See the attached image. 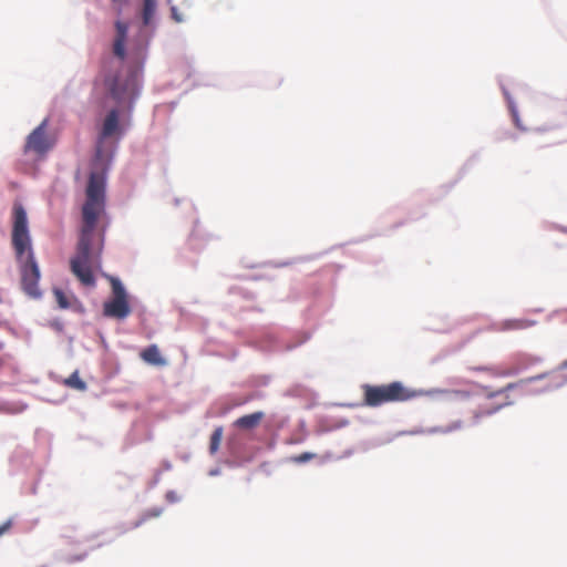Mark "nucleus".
<instances>
[{
  "instance_id": "1",
  "label": "nucleus",
  "mask_w": 567,
  "mask_h": 567,
  "mask_svg": "<svg viewBox=\"0 0 567 567\" xmlns=\"http://www.w3.org/2000/svg\"><path fill=\"white\" fill-rule=\"evenodd\" d=\"M105 209V176L92 172L86 187V199L82 207L83 225L74 256L70 259L71 272L86 287L95 286L94 271L101 268L104 248V231H97L96 221Z\"/></svg>"
},
{
  "instance_id": "2",
  "label": "nucleus",
  "mask_w": 567,
  "mask_h": 567,
  "mask_svg": "<svg viewBox=\"0 0 567 567\" xmlns=\"http://www.w3.org/2000/svg\"><path fill=\"white\" fill-rule=\"evenodd\" d=\"M11 243L20 267L22 289L28 296L39 298L40 269L32 250L27 212L20 203L12 207Z\"/></svg>"
},
{
  "instance_id": "3",
  "label": "nucleus",
  "mask_w": 567,
  "mask_h": 567,
  "mask_svg": "<svg viewBox=\"0 0 567 567\" xmlns=\"http://www.w3.org/2000/svg\"><path fill=\"white\" fill-rule=\"evenodd\" d=\"M362 390L364 404L372 408L390 402L408 401L416 394L399 381L382 385L364 384Z\"/></svg>"
},
{
  "instance_id": "4",
  "label": "nucleus",
  "mask_w": 567,
  "mask_h": 567,
  "mask_svg": "<svg viewBox=\"0 0 567 567\" xmlns=\"http://www.w3.org/2000/svg\"><path fill=\"white\" fill-rule=\"evenodd\" d=\"M112 293L111 300L103 303V316L106 318L123 320L131 313V306L128 303L127 295L122 282L116 279H111Z\"/></svg>"
},
{
  "instance_id": "5",
  "label": "nucleus",
  "mask_w": 567,
  "mask_h": 567,
  "mask_svg": "<svg viewBox=\"0 0 567 567\" xmlns=\"http://www.w3.org/2000/svg\"><path fill=\"white\" fill-rule=\"evenodd\" d=\"M106 86L111 97L118 104H133L138 94L136 79L133 75L121 78L115 75L106 80Z\"/></svg>"
},
{
  "instance_id": "6",
  "label": "nucleus",
  "mask_w": 567,
  "mask_h": 567,
  "mask_svg": "<svg viewBox=\"0 0 567 567\" xmlns=\"http://www.w3.org/2000/svg\"><path fill=\"white\" fill-rule=\"evenodd\" d=\"M48 120H44L28 136L24 152H33L39 155L45 154L53 146V142L47 134Z\"/></svg>"
},
{
  "instance_id": "7",
  "label": "nucleus",
  "mask_w": 567,
  "mask_h": 567,
  "mask_svg": "<svg viewBox=\"0 0 567 567\" xmlns=\"http://www.w3.org/2000/svg\"><path fill=\"white\" fill-rule=\"evenodd\" d=\"M118 133H121L120 112L117 109H113L107 113L102 124L96 147V153L99 156L101 155V146L103 141Z\"/></svg>"
},
{
  "instance_id": "8",
  "label": "nucleus",
  "mask_w": 567,
  "mask_h": 567,
  "mask_svg": "<svg viewBox=\"0 0 567 567\" xmlns=\"http://www.w3.org/2000/svg\"><path fill=\"white\" fill-rule=\"evenodd\" d=\"M116 37L113 44V51L121 60L125 58V41L127 35V24L122 21L115 22Z\"/></svg>"
},
{
  "instance_id": "9",
  "label": "nucleus",
  "mask_w": 567,
  "mask_h": 567,
  "mask_svg": "<svg viewBox=\"0 0 567 567\" xmlns=\"http://www.w3.org/2000/svg\"><path fill=\"white\" fill-rule=\"evenodd\" d=\"M140 357L143 361L155 367H163L166 364V360L162 357L161 351L156 344H151L145 348Z\"/></svg>"
},
{
  "instance_id": "10",
  "label": "nucleus",
  "mask_w": 567,
  "mask_h": 567,
  "mask_svg": "<svg viewBox=\"0 0 567 567\" xmlns=\"http://www.w3.org/2000/svg\"><path fill=\"white\" fill-rule=\"evenodd\" d=\"M260 424H262L267 435L274 433L272 417H266L264 412H255L250 413V439L252 437V431Z\"/></svg>"
},
{
  "instance_id": "11",
  "label": "nucleus",
  "mask_w": 567,
  "mask_h": 567,
  "mask_svg": "<svg viewBox=\"0 0 567 567\" xmlns=\"http://www.w3.org/2000/svg\"><path fill=\"white\" fill-rule=\"evenodd\" d=\"M535 321L528 319H511L502 322V330H524L533 327Z\"/></svg>"
},
{
  "instance_id": "12",
  "label": "nucleus",
  "mask_w": 567,
  "mask_h": 567,
  "mask_svg": "<svg viewBox=\"0 0 567 567\" xmlns=\"http://www.w3.org/2000/svg\"><path fill=\"white\" fill-rule=\"evenodd\" d=\"M474 370L482 371V372H488L496 377H508V375H514V374L518 373L519 368H517V367H509V368L477 367V368H474Z\"/></svg>"
},
{
  "instance_id": "13",
  "label": "nucleus",
  "mask_w": 567,
  "mask_h": 567,
  "mask_svg": "<svg viewBox=\"0 0 567 567\" xmlns=\"http://www.w3.org/2000/svg\"><path fill=\"white\" fill-rule=\"evenodd\" d=\"M63 384L70 389L85 391L86 383L80 378L79 371H74L69 378L63 380Z\"/></svg>"
},
{
  "instance_id": "14",
  "label": "nucleus",
  "mask_w": 567,
  "mask_h": 567,
  "mask_svg": "<svg viewBox=\"0 0 567 567\" xmlns=\"http://www.w3.org/2000/svg\"><path fill=\"white\" fill-rule=\"evenodd\" d=\"M156 0H144L143 3V11H142V19L143 24L148 25L156 12Z\"/></svg>"
},
{
  "instance_id": "15",
  "label": "nucleus",
  "mask_w": 567,
  "mask_h": 567,
  "mask_svg": "<svg viewBox=\"0 0 567 567\" xmlns=\"http://www.w3.org/2000/svg\"><path fill=\"white\" fill-rule=\"evenodd\" d=\"M223 439V427L218 426L214 430L209 441V453L216 454L219 450Z\"/></svg>"
},
{
  "instance_id": "16",
  "label": "nucleus",
  "mask_w": 567,
  "mask_h": 567,
  "mask_svg": "<svg viewBox=\"0 0 567 567\" xmlns=\"http://www.w3.org/2000/svg\"><path fill=\"white\" fill-rule=\"evenodd\" d=\"M53 293L56 300L58 306L61 309H68L71 306L69 297L63 292L60 288H54Z\"/></svg>"
},
{
  "instance_id": "17",
  "label": "nucleus",
  "mask_w": 567,
  "mask_h": 567,
  "mask_svg": "<svg viewBox=\"0 0 567 567\" xmlns=\"http://www.w3.org/2000/svg\"><path fill=\"white\" fill-rule=\"evenodd\" d=\"M171 16H172V19L176 22V23H181L184 21V18L182 17V14L178 12V9L177 7L175 6H172L171 7Z\"/></svg>"
},
{
  "instance_id": "18",
  "label": "nucleus",
  "mask_w": 567,
  "mask_h": 567,
  "mask_svg": "<svg viewBox=\"0 0 567 567\" xmlns=\"http://www.w3.org/2000/svg\"><path fill=\"white\" fill-rule=\"evenodd\" d=\"M495 411H496L495 409H483V408H480V410L474 413V419L477 420V419H480L482 416L491 415Z\"/></svg>"
},
{
  "instance_id": "19",
  "label": "nucleus",
  "mask_w": 567,
  "mask_h": 567,
  "mask_svg": "<svg viewBox=\"0 0 567 567\" xmlns=\"http://www.w3.org/2000/svg\"><path fill=\"white\" fill-rule=\"evenodd\" d=\"M313 457H315V454L305 452V453H301L300 455H298L296 457V461L299 463H305V462L312 460Z\"/></svg>"
},
{
  "instance_id": "20",
  "label": "nucleus",
  "mask_w": 567,
  "mask_h": 567,
  "mask_svg": "<svg viewBox=\"0 0 567 567\" xmlns=\"http://www.w3.org/2000/svg\"><path fill=\"white\" fill-rule=\"evenodd\" d=\"M12 524H13L12 519H8L3 524L0 525V537L11 529Z\"/></svg>"
},
{
  "instance_id": "21",
  "label": "nucleus",
  "mask_w": 567,
  "mask_h": 567,
  "mask_svg": "<svg viewBox=\"0 0 567 567\" xmlns=\"http://www.w3.org/2000/svg\"><path fill=\"white\" fill-rule=\"evenodd\" d=\"M12 524H13L12 519H8L3 524L0 525V537L11 529Z\"/></svg>"
},
{
  "instance_id": "22",
  "label": "nucleus",
  "mask_w": 567,
  "mask_h": 567,
  "mask_svg": "<svg viewBox=\"0 0 567 567\" xmlns=\"http://www.w3.org/2000/svg\"><path fill=\"white\" fill-rule=\"evenodd\" d=\"M165 498H166V501H167V502H169V503H176V502H178V501H179V496H178V495H177V493H176V492H174V491H168V492L166 493V495H165Z\"/></svg>"
},
{
  "instance_id": "23",
  "label": "nucleus",
  "mask_w": 567,
  "mask_h": 567,
  "mask_svg": "<svg viewBox=\"0 0 567 567\" xmlns=\"http://www.w3.org/2000/svg\"><path fill=\"white\" fill-rule=\"evenodd\" d=\"M234 424L239 427H248V415L239 417Z\"/></svg>"
},
{
  "instance_id": "24",
  "label": "nucleus",
  "mask_w": 567,
  "mask_h": 567,
  "mask_svg": "<svg viewBox=\"0 0 567 567\" xmlns=\"http://www.w3.org/2000/svg\"><path fill=\"white\" fill-rule=\"evenodd\" d=\"M162 512H163L162 508H154V509H151L150 512H147V516L157 517L162 514Z\"/></svg>"
},
{
  "instance_id": "25",
  "label": "nucleus",
  "mask_w": 567,
  "mask_h": 567,
  "mask_svg": "<svg viewBox=\"0 0 567 567\" xmlns=\"http://www.w3.org/2000/svg\"><path fill=\"white\" fill-rule=\"evenodd\" d=\"M87 556V551H84L80 555H78L76 557H74V559H69L70 561H74V560H82L83 558H85Z\"/></svg>"
},
{
  "instance_id": "26",
  "label": "nucleus",
  "mask_w": 567,
  "mask_h": 567,
  "mask_svg": "<svg viewBox=\"0 0 567 567\" xmlns=\"http://www.w3.org/2000/svg\"><path fill=\"white\" fill-rule=\"evenodd\" d=\"M96 537H97V535H91V536L84 537L83 540L84 542H89V540H92V539H94Z\"/></svg>"
},
{
  "instance_id": "27",
  "label": "nucleus",
  "mask_w": 567,
  "mask_h": 567,
  "mask_svg": "<svg viewBox=\"0 0 567 567\" xmlns=\"http://www.w3.org/2000/svg\"><path fill=\"white\" fill-rule=\"evenodd\" d=\"M513 115H514L515 124H516L517 126H519V121H518V117H517L516 112H514V113H513Z\"/></svg>"
},
{
  "instance_id": "28",
  "label": "nucleus",
  "mask_w": 567,
  "mask_h": 567,
  "mask_svg": "<svg viewBox=\"0 0 567 567\" xmlns=\"http://www.w3.org/2000/svg\"><path fill=\"white\" fill-rule=\"evenodd\" d=\"M561 369H567V360L561 364Z\"/></svg>"
},
{
  "instance_id": "29",
  "label": "nucleus",
  "mask_w": 567,
  "mask_h": 567,
  "mask_svg": "<svg viewBox=\"0 0 567 567\" xmlns=\"http://www.w3.org/2000/svg\"><path fill=\"white\" fill-rule=\"evenodd\" d=\"M101 546H102V544H96V545H94V546H91V549H94V548H96V547H101Z\"/></svg>"
},
{
  "instance_id": "30",
  "label": "nucleus",
  "mask_w": 567,
  "mask_h": 567,
  "mask_svg": "<svg viewBox=\"0 0 567 567\" xmlns=\"http://www.w3.org/2000/svg\"><path fill=\"white\" fill-rule=\"evenodd\" d=\"M542 377H534L532 380H538L540 379Z\"/></svg>"
}]
</instances>
